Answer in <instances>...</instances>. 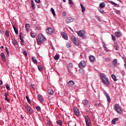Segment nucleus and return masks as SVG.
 Returning a JSON list of instances; mask_svg holds the SVG:
<instances>
[{
    "instance_id": "nucleus-19",
    "label": "nucleus",
    "mask_w": 126,
    "mask_h": 126,
    "mask_svg": "<svg viewBox=\"0 0 126 126\" xmlns=\"http://www.w3.org/2000/svg\"><path fill=\"white\" fill-rule=\"evenodd\" d=\"M26 30L28 32H29V31H30V25L28 24H26Z\"/></svg>"
},
{
    "instance_id": "nucleus-56",
    "label": "nucleus",
    "mask_w": 126,
    "mask_h": 126,
    "mask_svg": "<svg viewBox=\"0 0 126 126\" xmlns=\"http://www.w3.org/2000/svg\"><path fill=\"white\" fill-rule=\"evenodd\" d=\"M63 15H64V16H65V15H66V13L65 12H63Z\"/></svg>"
},
{
    "instance_id": "nucleus-21",
    "label": "nucleus",
    "mask_w": 126,
    "mask_h": 126,
    "mask_svg": "<svg viewBox=\"0 0 126 126\" xmlns=\"http://www.w3.org/2000/svg\"><path fill=\"white\" fill-rule=\"evenodd\" d=\"M32 61L33 62V63H38V61H37L35 57H32Z\"/></svg>"
},
{
    "instance_id": "nucleus-26",
    "label": "nucleus",
    "mask_w": 126,
    "mask_h": 126,
    "mask_svg": "<svg viewBox=\"0 0 126 126\" xmlns=\"http://www.w3.org/2000/svg\"><path fill=\"white\" fill-rule=\"evenodd\" d=\"M48 94L50 95H53L54 94V91L52 89H49L47 91Z\"/></svg>"
},
{
    "instance_id": "nucleus-4",
    "label": "nucleus",
    "mask_w": 126,
    "mask_h": 126,
    "mask_svg": "<svg viewBox=\"0 0 126 126\" xmlns=\"http://www.w3.org/2000/svg\"><path fill=\"white\" fill-rule=\"evenodd\" d=\"M115 110L118 114H122L123 113V110H122V107H121V106L119 104L116 103L115 104Z\"/></svg>"
},
{
    "instance_id": "nucleus-34",
    "label": "nucleus",
    "mask_w": 126,
    "mask_h": 126,
    "mask_svg": "<svg viewBox=\"0 0 126 126\" xmlns=\"http://www.w3.org/2000/svg\"><path fill=\"white\" fill-rule=\"evenodd\" d=\"M111 77H112L113 80H114L115 81H117V78H116V75H115L114 74H112L111 75Z\"/></svg>"
},
{
    "instance_id": "nucleus-33",
    "label": "nucleus",
    "mask_w": 126,
    "mask_h": 126,
    "mask_svg": "<svg viewBox=\"0 0 126 126\" xmlns=\"http://www.w3.org/2000/svg\"><path fill=\"white\" fill-rule=\"evenodd\" d=\"M31 1L32 7L33 8V9H35V3H34V1L32 0Z\"/></svg>"
},
{
    "instance_id": "nucleus-29",
    "label": "nucleus",
    "mask_w": 126,
    "mask_h": 126,
    "mask_svg": "<svg viewBox=\"0 0 126 126\" xmlns=\"http://www.w3.org/2000/svg\"><path fill=\"white\" fill-rule=\"evenodd\" d=\"M13 28L14 30L15 33H16V34H18V30L14 25H13Z\"/></svg>"
},
{
    "instance_id": "nucleus-51",
    "label": "nucleus",
    "mask_w": 126,
    "mask_h": 126,
    "mask_svg": "<svg viewBox=\"0 0 126 126\" xmlns=\"http://www.w3.org/2000/svg\"><path fill=\"white\" fill-rule=\"evenodd\" d=\"M36 29H37V30H41V27H36Z\"/></svg>"
},
{
    "instance_id": "nucleus-15",
    "label": "nucleus",
    "mask_w": 126,
    "mask_h": 126,
    "mask_svg": "<svg viewBox=\"0 0 126 126\" xmlns=\"http://www.w3.org/2000/svg\"><path fill=\"white\" fill-rule=\"evenodd\" d=\"M4 95L5 96V100H6V101H7V102H8V103H9L10 100H9V99H8V98L7 97V96H8V94L7 93H5L4 94Z\"/></svg>"
},
{
    "instance_id": "nucleus-5",
    "label": "nucleus",
    "mask_w": 126,
    "mask_h": 126,
    "mask_svg": "<svg viewBox=\"0 0 126 126\" xmlns=\"http://www.w3.org/2000/svg\"><path fill=\"white\" fill-rule=\"evenodd\" d=\"M46 32L49 35H52L54 33V30L52 28H48L46 30Z\"/></svg>"
},
{
    "instance_id": "nucleus-28",
    "label": "nucleus",
    "mask_w": 126,
    "mask_h": 126,
    "mask_svg": "<svg viewBox=\"0 0 126 126\" xmlns=\"http://www.w3.org/2000/svg\"><path fill=\"white\" fill-rule=\"evenodd\" d=\"M119 120L118 118H115L112 121V125H116V122Z\"/></svg>"
},
{
    "instance_id": "nucleus-27",
    "label": "nucleus",
    "mask_w": 126,
    "mask_h": 126,
    "mask_svg": "<svg viewBox=\"0 0 126 126\" xmlns=\"http://www.w3.org/2000/svg\"><path fill=\"white\" fill-rule=\"evenodd\" d=\"M105 5L106 4L104 2H101L99 5V7H100V8H104Z\"/></svg>"
},
{
    "instance_id": "nucleus-2",
    "label": "nucleus",
    "mask_w": 126,
    "mask_h": 126,
    "mask_svg": "<svg viewBox=\"0 0 126 126\" xmlns=\"http://www.w3.org/2000/svg\"><path fill=\"white\" fill-rule=\"evenodd\" d=\"M45 41H46V38L44 37V35L41 33L39 34L37 39V43L41 44L43 42H45Z\"/></svg>"
},
{
    "instance_id": "nucleus-1",
    "label": "nucleus",
    "mask_w": 126,
    "mask_h": 126,
    "mask_svg": "<svg viewBox=\"0 0 126 126\" xmlns=\"http://www.w3.org/2000/svg\"><path fill=\"white\" fill-rule=\"evenodd\" d=\"M100 76L102 80L103 83H104V84H106V85H109V84H110V82H109V80L106 75L103 73H101Z\"/></svg>"
},
{
    "instance_id": "nucleus-57",
    "label": "nucleus",
    "mask_w": 126,
    "mask_h": 126,
    "mask_svg": "<svg viewBox=\"0 0 126 126\" xmlns=\"http://www.w3.org/2000/svg\"><path fill=\"white\" fill-rule=\"evenodd\" d=\"M8 56H9V51L8 50L6 51Z\"/></svg>"
},
{
    "instance_id": "nucleus-42",
    "label": "nucleus",
    "mask_w": 126,
    "mask_h": 126,
    "mask_svg": "<svg viewBox=\"0 0 126 126\" xmlns=\"http://www.w3.org/2000/svg\"><path fill=\"white\" fill-rule=\"evenodd\" d=\"M115 12L116 13V14H121V11L119 10H116Z\"/></svg>"
},
{
    "instance_id": "nucleus-36",
    "label": "nucleus",
    "mask_w": 126,
    "mask_h": 126,
    "mask_svg": "<svg viewBox=\"0 0 126 126\" xmlns=\"http://www.w3.org/2000/svg\"><path fill=\"white\" fill-rule=\"evenodd\" d=\"M59 55H56L55 56L54 60H55V61H58V60H59Z\"/></svg>"
},
{
    "instance_id": "nucleus-18",
    "label": "nucleus",
    "mask_w": 126,
    "mask_h": 126,
    "mask_svg": "<svg viewBox=\"0 0 126 126\" xmlns=\"http://www.w3.org/2000/svg\"><path fill=\"white\" fill-rule=\"evenodd\" d=\"M62 34L63 37L64 39H65V40H67V38H68L67 35L65 33L63 32H62Z\"/></svg>"
},
{
    "instance_id": "nucleus-40",
    "label": "nucleus",
    "mask_w": 126,
    "mask_h": 126,
    "mask_svg": "<svg viewBox=\"0 0 126 126\" xmlns=\"http://www.w3.org/2000/svg\"><path fill=\"white\" fill-rule=\"evenodd\" d=\"M66 46L67 48H68V49H69V48H70V44L68 42H67L66 43Z\"/></svg>"
},
{
    "instance_id": "nucleus-43",
    "label": "nucleus",
    "mask_w": 126,
    "mask_h": 126,
    "mask_svg": "<svg viewBox=\"0 0 126 126\" xmlns=\"http://www.w3.org/2000/svg\"><path fill=\"white\" fill-rule=\"evenodd\" d=\"M26 99L29 103H30L31 102V100H30V99L29 98V97H28L27 95L26 96Z\"/></svg>"
},
{
    "instance_id": "nucleus-48",
    "label": "nucleus",
    "mask_w": 126,
    "mask_h": 126,
    "mask_svg": "<svg viewBox=\"0 0 126 126\" xmlns=\"http://www.w3.org/2000/svg\"><path fill=\"white\" fill-rule=\"evenodd\" d=\"M23 54L25 56H26V57H27V52H26V50H24L23 52Z\"/></svg>"
},
{
    "instance_id": "nucleus-25",
    "label": "nucleus",
    "mask_w": 126,
    "mask_h": 126,
    "mask_svg": "<svg viewBox=\"0 0 126 126\" xmlns=\"http://www.w3.org/2000/svg\"><path fill=\"white\" fill-rule=\"evenodd\" d=\"M112 64H113V65H117V64H118V60L114 59L112 62Z\"/></svg>"
},
{
    "instance_id": "nucleus-39",
    "label": "nucleus",
    "mask_w": 126,
    "mask_h": 126,
    "mask_svg": "<svg viewBox=\"0 0 126 126\" xmlns=\"http://www.w3.org/2000/svg\"><path fill=\"white\" fill-rule=\"evenodd\" d=\"M38 70H40V71H42V70H43V66H42L41 65H39V66L38 67Z\"/></svg>"
},
{
    "instance_id": "nucleus-16",
    "label": "nucleus",
    "mask_w": 126,
    "mask_h": 126,
    "mask_svg": "<svg viewBox=\"0 0 126 126\" xmlns=\"http://www.w3.org/2000/svg\"><path fill=\"white\" fill-rule=\"evenodd\" d=\"M115 36L118 38H120V37L122 36V33L120 32H115Z\"/></svg>"
},
{
    "instance_id": "nucleus-49",
    "label": "nucleus",
    "mask_w": 126,
    "mask_h": 126,
    "mask_svg": "<svg viewBox=\"0 0 126 126\" xmlns=\"http://www.w3.org/2000/svg\"><path fill=\"white\" fill-rule=\"evenodd\" d=\"M20 43L21 45H24V40L22 39V40H21Z\"/></svg>"
},
{
    "instance_id": "nucleus-7",
    "label": "nucleus",
    "mask_w": 126,
    "mask_h": 126,
    "mask_svg": "<svg viewBox=\"0 0 126 126\" xmlns=\"http://www.w3.org/2000/svg\"><path fill=\"white\" fill-rule=\"evenodd\" d=\"M73 21H74V18L72 17H70V18L66 17L65 22L67 24H68V23H70L71 22H73Z\"/></svg>"
},
{
    "instance_id": "nucleus-60",
    "label": "nucleus",
    "mask_w": 126,
    "mask_h": 126,
    "mask_svg": "<svg viewBox=\"0 0 126 126\" xmlns=\"http://www.w3.org/2000/svg\"><path fill=\"white\" fill-rule=\"evenodd\" d=\"M5 50H6V52L8 51V49H7V47H6Z\"/></svg>"
},
{
    "instance_id": "nucleus-35",
    "label": "nucleus",
    "mask_w": 126,
    "mask_h": 126,
    "mask_svg": "<svg viewBox=\"0 0 126 126\" xmlns=\"http://www.w3.org/2000/svg\"><path fill=\"white\" fill-rule=\"evenodd\" d=\"M5 86L7 90H10V87L9 86V85H8V84H6Z\"/></svg>"
},
{
    "instance_id": "nucleus-32",
    "label": "nucleus",
    "mask_w": 126,
    "mask_h": 126,
    "mask_svg": "<svg viewBox=\"0 0 126 126\" xmlns=\"http://www.w3.org/2000/svg\"><path fill=\"white\" fill-rule=\"evenodd\" d=\"M58 125H59V126H63V121L62 120H59L57 121Z\"/></svg>"
},
{
    "instance_id": "nucleus-17",
    "label": "nucleus",
    "mask_w": 126,
    "mask_h": 126,
    "mask_svg": "<svg viewBox=\"0 0 126 126\" xmlns=\"http://www.w3.org/2000/svg\"><path fill=\"white\" fill-rule=\"evenodd\" d=\"M104 95H105V96H106L108 102H111V98H110L109 94L107 93H105Z\"/></svg>"
},
{
    "instance_id": "nucleus-55",
    "label": "nucleus",
    "mask_w": 126,
    "mask_h": 126,
    "mask_svg": "<svg viewBox=\"0 0 126 126\" xmlns=\"http://www.w3.org/2000/svg\"><path fill=\"white\" fill-rule=\"evenodd\" d=\"M30 87L32 88H34V85L33 84H31Z\"/></svg>"
},
{
    "instance_id": "nucleus-8",
    "label": "nucleus",
    "mask_w": 126,
    "mask_h": 126,
    "mask_svg": "<svg viewBox=\"0 0 126 126\" xmlns=\"http://www.w3.org/2000/svg\"><path fill=\"white\" fill-rule=\"evenodd\" d=\"M72 38V41L75 44V45H76V46H78L79 45V43L78 42H77V40H76V37L75 36H72L71 37Z\"/></svg>"
},
{
    "instance_id": "nucleus-62",
    "label": "nucleus",
    "mask_w": 126,
    "mask_h": 126,
    "mask_svg": "<svg viewBox=\"0 0 126 126\" xmlns=\"http://www.w3.org/2000/svg\"><path fill=\"white\" fill-rule=\"evenodd\" d=\"M63 2H65V0H63Z\"/></svg>"
},
{
    "instance_id": "nucleus-59",
    "label": "nucleus",
    "mask_w": 126,
    "mask_h": 126,
    "mask_svg": "<svg viewBox=\"0 0 126 126\" xmlns=\"http://www.w3.org/2000/svg\"><path fill=\"white\" fill-rule=\"evenodd\" d=\"M0 32L1 33V34H3V31L0 30Z\"/></svg>"
},
{
    "instance_id": "nucleus-50",
    "label": "nucleus",
    "mask_w": 126,
    "mask_h": 126,
    "mask_svg": "<svg viewBox=\"0 0 126 126\" xmlns=\"http://www.w3.org/2000/svg\"><path fill=\"white\" fill-rule=\"evenodd\" d=\"M31 37H32V38H35V34L34 33H31Z\"/></svg>"
},
{
    "instance_id": "nucleus-20",
    "label": "nucleus",
    "mask_w": 126,
    "mask_h": 126,
    "mask_svg": "<svg viewBox=\"0 0 126 126\" xmlns=\"http://www.w3.org/2000/svg\"><path fill=\"white\" fill-rule=\"evenodd\" d=\"M68 86H73L74 85V82L73 81H69L67 83Z\"/></svg>"
},
{
    "instance_id": "nucleus-58",
    "label": "nucleus",
    "mask_w": 126,
    "mask_h": 126,
    "mask_svg": "<svg viewBox=\"0 0 126 126\" xmlns=\"http://www.w3.org/2000/svg\"><path fill=\"white\" fill-rule=\"evenodd\" d=\"M0 85H2V81H0Z\"/></svg>"
},
{
    "instance_id": "nucleus-24",
    "label": "nucleus",
    "mask_w": 126,
    "mask_h": 126,
    "mask_svg": "<svg viewBox=\"0 0 126 126\" xmlns=\"http://www.w3.org/2000/svg\"><path fill=\"white\" fill-rule=\"evenodd\" d=\"M89 59L91 61V62H95V57L93 56H91L89 57Z\"/></svg>"
},
{
    "instance_id": "nucleus-37",
    "label": "nucleus",
    "mask_w": 126,
    "mask_h": 126,
    "mask_svg": "<svg viewBox=\"0 0 126 126\" xmlns=\"http://www.w3.org/2000/svg\"><path fill=\"white\" fill-rule=\"evenodd\" d=\"M51 11H52V14H53V15H56V13L55 12V10L54 9V8H51Z\"/></svg>"
},
{
    "instance_id": "nucleus-47",
    "label": "nucleus",
    "mask_w": 126,
    "mask_h": 126,
    "mask_svg": "<svg viewBox=\"0 0 126 126\" xmlns=\"http://www.w3.org/2000/svg\"><path fill=\"white\" fill-rule=\"evenodd\" d=\"M36 109L37 111H40L41 110V107H40V106H36Z\"/></svg>"
},
{
    "instance_id": "nucleus-14",
    "label": "nucleus",
    "mask_w": 126,
    "mask_h": 126,
    "mask_svg": "<svg viewBox=\"0 0 126 126\" xmlns=\"http://www.w3.org/2000/svg\"><path fill=\"white\" fill-rule=\"evenodd\" d=\"M12 44H13V45H14V46H17V45H18V42L17 41V40L16 39H15V38L13 39L12 40Z\"/></svg>"
},
{
    "instance_id": "nucleus-3",
    "label": "nucleus",
    "mask_w": 126,
    "mask_h": 126,
    "mask_svg": "<svg viewBox=\"0 0 126 126\" xmlns=\"http://www.w3.org/2000/svg\"><path fill=\"white\" fill-rule=\"evenodd\" d=\"M85 33L86 32L83 30L79 31L77 33L78 35L81 37V38H82V39H86V35H85Z\"/></svg>"
},
{
    "instance_id": "nucleus-38",
    "label": "nucleus",
    "mask_w": 126,
    "mask_h": 126,
    "mask_svg": "<svg viewBox=\"0 0 126 126\" xmlns=\"http://www.w3.org/2000/svg\"><path fill=\"white\" fill-rule=\"evenodd\" d=\"M98 11H99V12H100V13H104V10H103V9H102V8L98 9Z\"/></svg>"
},
{
    "instance_id": "nucleus-63",
    "label": "nucleus",
    "mask_w": 126,
    "mask_h": 126,
    "mask_svg": "<svg viewBox=\"0 0 126 126\" xmlns=\"http://www.w3.org/2000/svg\"><path fill=\"white\" fill-rule=\"evenodd\" d=\"M0 110H1V107H0Z\"/></svg>"
},
{
    "instance_id": "nucleus-44",
    "label": "nucleus",
    "mask_w": 126,
    "mask_h": 126,
    "mask_svg": "<svg viewBox=\"0 0 126 126\" xmlns=\"http://www.w3.org/2000/svg\"><path fill=\"white\" fill-rule=\"evenodd\" d=\"M110 3H111V4H112L113 5H116V6H117V5H118V4L116 3L115 2L113 1H110Z\"/></svg>"
},
{
    "instance_id": "nucleus-22",
    "label": "nucleus",
    "mask_w": 126,
    "mask_h": 126,
    "mask_svg": "<svg viewBox=\"0 0 126 126\" xmlns=\"http://www.w3.org/2000/svg\"><path fill=\"white\" fill-rule=\"evenodd\" d=\"M88 103H89V101L87 99H84L82 101V103L85 106H86V105H87Z\"/></svg>"
},
{
    "instance_id": "nucleus-45",
    "label": "nucleus",
    "mask_w": 126,
    "mask_h": 126,
    "mask_svg": "<svg viewBox=\"0 0 126 126\" xmlns=\"http://www.w3.org/2000/svg\"><path fill=\"white\" fill-rule=\"evenodd\" d=\"M111 36H112V39L113 41L115 42V41H116V37H115L114 35H112Z\"/></svg>"
},
{
    "instance_id": "nucleus-9",
    "label": "nucleus",
    "mask_w": 126,
    "mask_h": 126,
    "mask_svg": "<svg viewBox=\"0 0 126 126\" xmlns=\"http://www.w3.org/2000/svg\"><path fill=\"white\" fill-rule=\"evenodd\" d=\"M86 64V63H85V61H82L79 63V67L80 68H83V67H84Z\"/></svg>"
},
{
    "instance_id": "nucleus-12",
    "label": "nucleus",
    "mask_w": 126,
    "mask_h": 126,
    "mask_svg": "<svg viewBox=\"0 0 126 126\" xmlns=\"http://www.w3.org/2000/svg\"><path fill=\"white\" fill-rule=\"evenodd\" d=\"M38 99L39 101H40V102H41V103H43V102H44V98L43 97V96H42V95L38 94Z\"/></svg>"
},
{
    "instance_id": "nucleus-64",
    "label": "nucleus",
    "mask_w": 126,
    "mask_h": 126,
    "mask_svg": "<svg viewBox=\"0 0 126 126\" xmlns=\"http://www.w3.org/2000/svg\"><path fill=\"white\" fill-rule=\"evenodd\" d=\"M125 126H126V122L125 123Z\"/></svg>"
},
{
    "instance_id": "nucleus-13",
    "label": "nucleus",
    "mask_w": 126,
    "mask_h": 126,
    "mask_svg": "<svg viewBox=\"0 0 126 126\" xmlns=\"http://www.w3.org/2000/svg\"><path fill=\"white\" fill-rule=\"evenodd\" d=\"M1 58L3 62H6V58H5V55L3 52L1 53Z\"/></svg>"
},
{
    "instance_id": "nucleus-23",
    "label": "nucleus",
    "mask_w": 126,
    "mask_h": 126,
    "mask_svg": "<svg viewBox=\"0 0 126 126\" xmlns=\"http://www.w3.org/2000/svg\"><path fill=\"white\" fill-rule=\"evenodd\" d=\"M80 6L82 9V12H85V11L86 10L85 7H84L82 4H80Z\"/></svg>"
},
{
    "instance_id": "nucleus-11",
    "label": "nucleus",
    "mask_w": 126,
    "mask_h": 126,
    "mask_svg": "<svg viewBox=\"0 0 126 126\" xmlns=\"http://www.w3.org/2000/svg\"><path fill=\"white\" fill-rule=\"evenodd\" d=\"M26 109H27L28 113H29V114H32V112H33V111L32 110V108H31V107L28 106V105H26L25 106Z\"/></svg>"
},
{
    "instance_id": "nucleus-52",
    "label": "nucleus",
    "mask_w": 126,
    "mask_h": 126,
    "mask_svg": "<svg viewBox=\"0 0 126 126\" xmlns=\"http://www.w3.org/2000/svg\"><path fill=\"white\" fill-rule=\"evenodd\" d=\"M79 71L80 73H82L83 72V69H80Z\"/></svg>"
},
{
    "instance_id": "nucleus-53",
    "label": "nucleus",
    "mask_w": 126,
    "mask_h": 126,
    "mask_svg": "<svg viewBox=\"0 0 126 126\" xmlns=\"http://www.w3.org/2000/svg\"><path fill=\"white\" fill-rule=\"evenodd\" d=\"M68 1H69V3H70V4H72V0H68Z\"/></svg>"
},
{
    "instance_id": "nucleus-61",
    "label": "nucleus",
    "mask_w": 126,
    "mask_h": 126,
    "mask_svg": "<svg viewBox=\"0 0 126 126\" xmlns=\"http://www.w3.org/2000/svg\"><path fill=\"white\" fill-rule=\"evenodd\" d=\"M0 49H3V46H1Z\"/></svg>"
},
{
    "instance_id": "nucleus-54",
    "label": "nucleus",
    "mask_w": 126,
    "mask_h": 126,
    "mask_svg": "<svg viewBox=\"0 0 126 126\" xmlns=\"http://www.w3.org/2000/svg\"><path fill=\"white\" fill-rule=\"evenodd\" d=\"M37 3H40V0H35Z\"/></svg>"
},
{
    "instance_id": "nucleus-31",
    "label": "nucleus",
    "mask_w": 126,
    "mask_h": 126,
    "mask_svg": "<svg viewBox=\"0 0 126 126\" xmlns=\"http://www.w3.org/2000/svg\"><path fill=\"white\" fill-rule=\"evenodd\" d=\"M114 48L116 51H118V43L114 42Z\"/></svg>"
},
{
    "instance_id": "nucleus-46",
    "label": "nucleus",
    "mask_w": 126,
    "mask_h": 126,
    "mask_svg": "<svg viewBox=\"0 0 126 126\" xmlns=\"http://www.w3.org/2000/svg\"><path fill=\"white\" fill-rule=\"evenodd\" d=\"M68 66L69 67H70V68H72V67H73L72 63H69L68 64Z\"/></svg>"
},
{
    "instance_id": "nucleus-6",
    "label": "nucleus",
    "mask_w": 126,
    "mask_h": 126,
    "mask_svg": "<svg viewBox=\"0 0 126 126\" xmlns=\"http://www.w3.org/2000/svg\"><path fill=\"white\" fill-rule=\"evenodd\" d=\"M85 120L86 121V124L87 125V126H91V123H90L91 121L90 119H89V117H88V116H85Z\"/></svg>"
},
{
    "instance_id": "nucleus-41",
    "label": "nucleus",
    "mask_w": 126,
    "mask_h": 126,
    "mask_svg": "<svg viewBox=\"0 0 126 126\" xmlns=\"http://www.w3.org/2000/svg\"><path fill=\"white\" fill-rule=\"evenodd\" d=\"M19 39H20V40H21V41L22 40V39H23V38L22 37V33H20Z\"/></svg>"
},
{
    "instance_id": "nucleus-30",
    "label": "nucleus",
    "mask_w": 126,
    "mask_h": 126,
    "mask_svg": "<svg viewBox=\"0 0 126 126\" xmlns=\"http://www.w3.org/2000/svg\"><path fill=\"white\" fill-rule=\"evenodd\" d=\"M5 35H6L7 38H9V32L8 31H6L5 32Z\"/></svg>"
},
{
    "instance_id": "nucleus-10",
    "label": "nucleus",
    "mask_w": 126,
    "mask_h": 126,
    "mask_svg": "<svg viewBox=\"0 0 126 126\" xmlns=\"http://www.w3.org/2000/svg\"><path fill=\"white\" fill-rule=\"evenodd\" d=\"M73 110L74 113L76 116H79V115H80V112H79V110H78L77 107H74Z\"/></svg>"
}]
</instances>
